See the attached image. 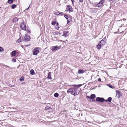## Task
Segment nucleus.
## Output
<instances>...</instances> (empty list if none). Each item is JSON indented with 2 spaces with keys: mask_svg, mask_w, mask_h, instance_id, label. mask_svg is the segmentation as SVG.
<instances>
[{
  "mask_svg": "<svg viewBox=\"0 0 127 127\" xmlns=\"http://www.w3.org/2000/svg\"><path fill=\"white\" fill-rule=\"evenodd\" d=\"M82 85H74L73 86H74L73 88L69 89L67 90L68 93H70V94L74 96L78 95L79 93V91L77 89L80 87Z\"/></svg>",
  "mask_w": 127,
  "mask_h": 127,
  "instance_id": "nucleus-1",
  "label": "nucleus"
},
{
  "mask_svg": "<svg viewBox=\"0 0 127 127\" xmlns=\"http://www.w3.org/2000/svg\"><path fill=\"white\" fill-rule=\"evenodd\" d=\"M41 50V49L39 47L35 48L33 51V55L35 56L37 55V54L39 53L40 50Z\"/></svg>",
  "mask_w": 127,
  "mask_h": 127,
  "instance_id": "nucleus-2",
  "label": "nucleus"
},
{
  "mask_svg": "<svg viewBox=\"0 0 127 127\" xmlns=\"http://www.w3.org/2000/svg\"><path fill=\"white\" fill-rule=\"evenodd\" d=\"M61 47V46H53L52 47L51 50L53 52H55L57 50L60 49Z\"/></svg>",
  "mask_w": 127,
  "mask_h": 127,
  "instance_id": "nucleus-3",
  "label": "nucleus"
},
{
  "mask_svg": "<svg viewBox=\"0 0 127 127\" xmlns=\"http://www.w3.org/2000/svg\"><path fill=\"white\" fill-rule=\"evenodd\" d=\"M20 27L21 29L24 30L26 31V25L24 23L23 21L21 23L20 25Z\"/></svg>",
  "mask_w": 127,
  "mask_h": 127,
  "instance_id": "nucleus-4",
  "label": "nucleus"
},
{
  "mask_svg": "<svg viewBox=\"0 0 127 127\" xmlns=\"http://www.w3.org/2000/svg\"><path fill=\"white\" fill-rule=\"evenodd\" d=\"M65 11H69V12H73V9L72 7L69 5H67L66 6Z\"/></svg>",
  "mask_w": 127,
  "mask_h": 127,
  "instance_id": "nucleus-5",
  "label": "nucleus"
},
{
  "mask_svg": "<svg viewBox=\"0 0 127 127\" xmlns=\"http://www.w3.org/2000/svg\"><path fill=\"white\" fill-rule=\"evenodd\" d=\"M106 37L103 38L102 40L100 41L99 43L102 46H103L105 44L106 42Z\"/></svg>",
  "mask_w": 127,
  "mask_h": 127,
  "instance_id": "nucleus-6",
  "label": "nucleus"
},
{
  "mask_svg": "<svg viewBox=\"0 0 127 127\" xmlns=\"http://www.w3.org/2000/svg\"><path fill=\"white\" fill-rule=\"evenodd\" d=\"M97 101H100L101 102H103L105 101L104 99L103 98H100L99 97H97L96 98Z\"/></svg>",
  "mask_w": 127,
  "mask_h": 127,
  "instance_id": "nucleus-7",
  "label": "nucleus"
},
{
  "mask_svg": "<svg viewBox=\"0 0 127 127\" xmlns=\"http://www.w3.org/2000/svg\"><path fill=\"white\" fill-rule=\"evenodd\" d=\"M45 110H48L49 112H52L53 111L52 109L50 107L46 106L45 107Z\"/></svg>",
  "mask_w": 127,
  "mask_h": 127,
  "instance_id": "nucleus-8",
  "label": "nucleus"
},
{
  "mask_svg": "<svg viewBox=\"0 0 127 127\" xmlns=\"http://www.w3.org/2000/svg\"><path fill=\"white\" fill-rule=\"evenodd\" d=\"M24 39L27 41H28L29 40L30 37L29 35L26 34L24 36Z\"/></svg>",
  "mask_w": 127,
  "mask_h": 127,
  "instance_id": "nucleus-9",
  "label": "nucleus"
},
{
  "mask_svg": "<svg viewBox=\"0 0 127 127\" xmlns=\"http://www.w3.org/2000/svg\"><path fill=\"white\" fill-rule=\"evenodd\" d=\"M85 72V70H84L80 69L78 70V73L79 74H83Z\"/></svg>",
  "mask_w": 127,
  "mask_h": 127,
  "instance_id": "nucleus-10",
  "label": "nucleus"
},
{
  "mask_svg": "<svg viewBox=\"0 0 127 127\" xmlns=\"http://www.w3.org/2000/svg\"><path fill=\"white\" fill-rule=\"evenodd\" d=\"M69 33V32L68 31H65L64 32L63 34V36H65V37H66L68 35Z\"/></svg>",
  "mask_w": 127,
  "mask_h": 127,
  "instance_id": "nucleus-11",
  "label": "nucleus"
},
{
  "mask_svg": "<svg viewBox=\"0 0 127 127\" xmlns=\"http://www.w3.org/2000/svg\"><path fill=\"white\" fill-rule=\"evenodd\" d=\"M116 94L117 95H118L119 97L122 96V94L119 91L117 90H116Z\"/></svg>",
  "mask_w": 127,
  "mask_h": 127,
  "instance_id": "nucleus-12",
  "label": "nucleus"
},
{
  "mask_svg": "<svg viewBox=\"0 0 127 127\" xmlns=\"http://www.w3.org/2000/svg\"><path fill=\"white\" fill-rule=\"evenodd\" d=\"M51 72H49L48 73L47 77L48 79L51 80L52 79V78L51 77Z\"/></svg>",
  "mask_w": 127,
  "mask_h": 127,
  "instance_id": "nucleus-13",
  "label": "nucleus"
},
{
  "mask_svg": "<svg viewBox=\"0 0 127 127\" xmlns=\"http://www.w3.org/2000/svg\"><path fill=\"white\" fill-rule=\"evenodd\" d=\"M11 55L13 56H14L16 54V51L15 50L13 51L11 53Z\"/></svg>",
  "mask_w": 127,
  "mask_h": 127,
  "instance_id": "nucleus-14",
  "label": "nucleus"
},
{
  "mask_svg": "<svg viewBox=\"0 0 127 127\" xmlns=\"http://www.w3.org/2000/svg\"><path fill=\"white\" fill-rule=\"evenodd\" d=\"M102 5L103 4H102V3H101L99 2L96 5V6L99 8H100L102 6Z\"/></svg>",
  "mask_w": 127,
  "mask_h": 127,
  "instance_id": "nucleus-15",
  "label": "nucleus"
},
{
  "mask_svg": "<svg viewBox=\"0 0 127 127\" xmlns=\"http://www.w3.org/2000/svg\"><path fill=\"white\" fill-rule=\"evenodd\" d=\"M102 46H102V45L99 43L97 45L96 47L97 48L99 49L101 48V47Z\"/></svg>",
  "mask_w": 127,
  "mask_h": 127,
  "instance_id": "nucleus-16",
  "label": "nucleus"
},
{
  "mask_svg": "<svg viewBox=\"0 0 127 127\" xmlns=\"http://www.w3.org/2000/svg\"><path fill=\"white\" fill-rule=\"evenodd\" d=\"M91 99L93 100L94 98L95 97V95L93 94L91 95L90 96Z\"/></svg>",
  "mask_w": 127,
  "mask_h": 127,
  "instance_id": "nucleus-17",
  "label": "nucleus"
},
{
  "mask_svg": "<svg viewBox=\"0 0 127 127\" xmlns=\"http://www.w3.org/2000/svg\"><path fill=\"white\" fill-rule=\"evenodd\" d=\"M30 74L31 75H33L34 74V72L33 70L32 69L30 71Z\"/></svg>",
  "mask_w": 127,
  "mask_h": 127,
  "instance_id": "nucleus-18",
  "label": "nucleus"
},
{
  "mask_svg": "<svg viewBox=\"0 0 127 127\" xmlns=\"http://www.w3.org/2000/svg\"><path fill=\"white\" fill-rule=\"evenodd\" d=\"M17 6L15 4H13L11 6V8L12 9H14Z\"/></svg>",
  "mask_w": 127,
  "mask_h": 127,
  "instance_id": "nucleus-19",
  "label": "nucleus"
},
{
  "mask_svg": "<svg viewBox=\"0 0 127 127\" xmlns=\"http://www.w3.org/2000/svg\"><path fill=\"white\" fill-rule=\"evenodd\" d=\"M24 78L23 77H21L19 79V80L20 82H22L24 80Z\"/></svg>",
  "mask_w": 127,
  "mask_h": 127,
  "instance_id": "nucleus-20",
  "label": "nucleus"
},
{
  "mask_svg": "<svg viewBox=\"0 0 127 127\" xmlns=\"http://www.w3.org/2000/svg\"><path fill=\"white\" fill-rule=\"evenodd\" d=\"M18 20L17 18H15L13 20V21L14 22H16L18 21Z\"/></svg>",
  "mask_w": 127,
  "mask_h": 127,
  "instance_id": "nucleus-21",
  "label": "nucleus"
},
{
  "mask_svg": "<svg viewBox=\"0 0 127 127\" xmlns=\"http://www.w3.org/2000/svg\"><path fill=\"white\" fill-rule=\"evenodd\" d=\"M112 100V98L111 97H109L107 99V101L110 102Z\"/></svg>",
  "mask_w": 127,
  "mask_h": 127,
  "instance_id": "nucleus-22",
  "label": "nucleus"
},
{
  "mask_svg": "<svg viewBox=\"0 0 127 127\" xmlns=\"http://www.w3.org/2000/svg\"><path fill=\"white\" fill-rule=\"evenodd\" d=\"M13 0H8L7 2H8L9 4H11L13 2Z\"/></svg>",
  "mask_w": 127,
  "mask_h": 127,
  "instance_id": "nucleus-23",
  "label": "nucleus"
},
{
  "mask_svg": "<svg viewBox=\"0 0 127 127\" xmlns=\"http://www.w3.org/2000/svg\"><path fill=\"white\" fill-rule=\"evenodd\" d=\"M59 95V94L58 93H56L54 94V96L55 97H57Z\"/></svg>",
  "mask_w": 127,
  "mask_h": 127,
  "instance_id": "nucleus-24",
  "label": "nucleus"
},
{
  "mask_svg": "<svg viewBox=\"0 0 127 127\" xmlns=\"http://www.w3.org/2000/svg\"><path fill=\"white\" fill-rule=\"evenodd\" d=\"M56 24V21H53L52 23V25H54Z\"/></svg>",
  "mask_w": 127,
  "mask_h": 127,
  "instance_id": "nucleus-25",
  "label": "nucleus"
},
{
  "mask_svg": "<svg viewBox=\"0 0 127 127\" xmlns=\"http://www.w3.org/2000/svg\"><path fill=\"white\" fill-rule=\"evenodd\" d=\"M4 50L3 48L0 47V52H2Z\"/></svg>",
  "mask_w": 127,
  "mask_h": 127,
  "instance_id": "nucleus-26",
  "label": "nucleus"
},
{
  "mask_svg": "<svg viewBox=\"0 0 127 127\" xmlns=\"http://www.w3.org/2000/svg\"><path fill=\"white\" fill-rule=\"evenodd\" d=\"M104 2V0H101L99 2V3H102V4H103V3Z\"/></svg>",
  "mask_w": 127,
  "mask_h": 127,
  "instance_id": "nucleus-27",
  "label": "nucleus"
},
{
  "mask_svg": "<svg viewBox=\"0 0 127 127\" xmlns=\"http://www.w3.org/2000/svg\"><path fill=\"white\" fill-rule=\"evenodd\" d=\"M64 17L66 19H67L68 18V17L67 15H65Z\"/></svg>",
  "mask_w": 127,
  "mask_h": 127,
  "instance_id": "nucleus-28",
  "label": "nucleus"
},
{
  "mask_svg": "<svg viewBox=\"0 0 127 127\" xmlns=\"http://www.w3.org/2000/svg\"><path fill=\"white\" fill-rule=\"evenodd\" d=\"M87 99L88 100L89 99L90 100V99H91L90 97L89 96H87Z\"/></svg>",
  "mask_w": 127,
  "mask_h": 127,
  "instance_id": "nucleus-29",
  "label": "nucleus"
},
{
  "mask_svg": "<svg viewBox=\"0 0 127 127\" xmlns=\"http://www.w3.org/2000/svg\"><path fill=\"white\" fill-rule=\"evenodd\" d=\"M21 39L20 38H19L17 40V42H20L21 41Z\"/></svg>",
  "mask_w": 127,
  "mask_h": 127,
  "instance_id": "nucleus-30",
  "label": "nucleus"
},
{
  "mask_svg": "<svg viewBox=\"0 0 127 127\" xmlns=\"http://www.w3.org/2000/svg\"><path fill=\"white\" fill-rule=\"evenodd\" d=\"M1 64L2 65H3L5 66H6V67H8V68L9 67L8 66H7V65H5V64Z\"/></svg>",
  "mask_w": 127,
  "mask_h": 127,
  "instance_id": "nucleus-31",
  "label": "nucleus"
},
{
  "mask_svg": "<svg viewBox=\"0 0 127 127\" xmlns=\"http://www.w3.org/2000/svg\"><path fill=\"white\" fill-rule=\"evenodd\" d=\"M16 60L15 59H13L12 60V62H16Z\"/></svg>",
  "mask_w": 127,
  "mask_h": 127,
  "instance_id": "nucleus-32",
  "label": "nucleus"
},
{
  "mask_svg": "<svg viewBox=\"0 0 127 127\" xmlns=\"http://www.w3.org/2000/svg\"><path fill=\"white\" fill-rule=\"evenodd\" d=\"M54 14H56V15H58L59 14V13L55 12L54 13Z\"/></svg>",
  "mask_w": 127,
  "mask_h": 127,
  "instance_id": "nucleus-33",
  "label": "nucleus"
},
{
  "mask_svg": "<svg viewBox=\"0 0 127 127\" xmlns=\"http://www.w3.org/2000/svg\"><path fill=\"white\" fill-rule=\"evenodd\" d=\"M108 86L110 88H113V87H112V86L111 85H110L109 84L108 85Z\"/></svg>",
  "mask_w": 127,
  "mask_h": 127,
  "instance_id": "nucleus-34",
  "label": "nucleus"
},
{
  "mask_svg": "<svg viewBox=\"0 0 127 127\" xmlns=\"http://www.w3.org/2000/svg\"><path fill=\"white\" fill-rule=\"evenodd\" d=\"M71 1H72V4L73 5H74V0H71Z\"/></svg>",
  "mask_w": 127,
  "mask_h": 127,
  "instance_id": "nucleus-35",
  "label": "nucleus"
},
{
  "mask_svg": "<svg viewBox=\"0 0 127 127\" xmlns=\"http://www.w3.org/2000/svg\"><path fill=\"white\" fill-rule=\"evenodd\" d=\"M79 1L81 2H83V0H79Z\"/></svg>",
  "mask_w": 127,
  "mask_h": 127,
  "instance_id": "nucleus-36",
  "label": "nucleus"
},
{
  "mask_svg": "<svg viewBox=\"0 0 127 127\" xmlns=\"http://www.w3.org/2000/svg\"><path fill=\"white\" fill-rule=\"evenodd\" d=\"M70 21L69 20H67V24H68L69 23H70Z\"/></svg>",
  "mask_w": 127,
  "mask_h": 127,
  "instance_id": "nucleus-37",
  "label": "nucleus"
},
{
  "mask_svg": "<svg viewBox=\"0 0 127 127\" xmlns=\"http://www.w3.org/2000/svg\"><path fill=\"white\" fill-rule=\"evenodd\" d=\"M98 80L100 82V81H101V79H100V78H98Z\"/></svg>",
  "mask_w": 127,
  "mask_h": 127,
  "instance_id": "nucleus-38",
  "label": "nucleus"
},
{
  "mask_svg": "<svg viewBox=\"0 0 127 127\" xmlns=\"http://www.w3.org/2000/svg\"><path fill=\"white\" fill-rule=\"evenodd\" d=\"M29 7H30V6H29V7L27 8L25 10H28V9L29 8Z\"/></svg>",
  "mask_w": 127,
  "mask_h": 127,
  "instance_id": "nucleus-39",
  "label": "nucleus"
},
{
  "mask_svg": "<svg viewBox=\"0 0 127 127\" xmlns=\"http://www.w3.org/2000/svg\"><path fill=\"white\" fill-rule=\"evenodd\" d=\"M29 7H30V6H29V7L27 8L25 10H28V9L29 8Z\"/></svg>",
  "mask_w": 127,
  "mask_h": 127,
  "instance_id": "nucleus-40",
  "label": "nucleus"
},
{
  "mask_svg": "<svg viewBox=\"0 0 127 127\" xmlns=\"http://www.w3.org/2000/svg\"><path fill=\"white\" fill-rule=\"evenodd\" d=\"M59 25V23L58 22H57V25L58 26Z\"/></svg>",
  "mask_w": 127,
  "mask_h": 127,
  "instance_id": "nucleus-41",
  "label": "nucleus"
},
{
  "mask_svg": "<svg viewBox=\"0 0 127 127\" xmlns=\"http://www.w3.org/2000/svg\"><path fill=\"white\" fill-rule=\"evenodd\" d=\"M28 30V32H30V31H29Z\"/></svg>",
  "mask_w": 127,
  "mask_h": 127,
  "instance_id": "nucleus-42",
  "label": "nucleus"
},
{
  "mask_svg": "<svg viewBox=\"0 0 127 127\" xmlns=\"http://www.w3.org/2000/svg\"><path fill=\"white\" fill-rule=\"evenodd\" d=\"M63 13L62 12H61L60 13H59V14H62Z\"/></svg>",
  "mask_w": 127,
  "mask_h": 127,
  "instance_id": "nucleus-43",
  "label": "nucleus"
},
{
  "mask_svg": "<svg viewBox=\"0 0 127 127\" xmlns=\"http://www.w3.org/2000/svg\"><path fill=\"white\" fill-rule=\"evenodd\" d=\"M105 102H107V101H107V100H105Z\"/></svg>",
  "mask_w": 127,
  "mask_h": 127,
  "instance_id": "nucleus-44",
  "label": "nucleus"
},
{
  "mask_svg": "<svg viewBox=\"0 0 127 127\" xmlns=\"http://www.w3.org/2000/svg\"><path fill=\"white\" fill-rule=\"evenodd\" d=\"M59 27H58V29H59Z\"/></svg>",
  "mask_w": 127,
  "mask_h": 127,
  "instance_id": "nucleus-45",
  "label": "nucleus"
},
{
  "mask_svg": "<svg viewBox=\"0 0 127 127\" xmlns=\"http://www.w3.org/2000/svg\"><path fill=\"white\" fill-rule=\"evenodd\" d=\"M48 104H50V103H48Z\"/></svg>",
  "mask_w": 127,
  "mask_h": 127,
  "instance_id": "nucleus-46",
  "label": "nucleus"
},
{
  "mask_svg": "<svg viewBox=\"0 0 127 127\" xmlns=\"http://www.w3.org/2000/svg\"><path fill=\"white\" fill-rule=\"evenodd\" d=\"M44 104H46V103H44Z\"/></svg>",
  "mask_w": 127,
  "mask_h": 127,
  "instance_id": "nucleus-47",
  "label": "nucleus"
},
{
  "mask_svg": "<svg viewBox=\"0 0 127 127\" xmlns=\"http://www.w3.org/2000/svg\"><path fill=\"white\" fill-rule=\"evenodd\" d=\"M0 8H1V7H0Z\"/></svg>",
  "mask_w": 127,
  "mask_h": 127,
  "instance_id": "nucleus-48",
  "label": "nucleus"
}]
</instances>
